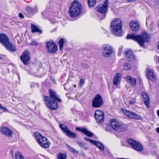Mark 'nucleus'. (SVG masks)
I'll use <instances>...</instances> for the list:
<instances>
[{
    "instance_id": "nucleus-57",
    "label": "nucleus",
    "mask_w": 159,
    "mask_h": 159,
    "mask_svg": "<svg viewBox=\"0 0 159 159\" xmlns=\"http://www.w3.org/2000/svg\"><path fill=\"white\" fill-rule=\"evenodd\" d=\"M34 159H37L35 158H34Z\"/></svg>"
},
{
    "instance_id": "nucleus-35",
    "label": "nucleus",
    "mask_w": 159,
    "mask_h": 159,
    "mask_svg": "<svg viewBox=\"0 0 159 159\" xmlns=\"http://www.w3.org/2000/svg\"><path fill=\"white\" fill-rule=\"evenodd\" d=\"M66 156L65 153H59L58 155V159H66Z\"/></svg>"
},
{
    "instance_id": "nucleus-19",
    "label": "nucleus",
    "mask_w": 159,
    "mask_h": 159,
    "mask_svg": "<svg viewBox=\"0 0 159 159\" xmlns=\"http://www.w3.org/2000/svg\"><path fill=\"white\" fill-rule=\"evenodd\" d=\"M4 46L7 50L12 52H15L16 51V46L13 43H10L9 41Z\"/></svg>"
},
{
    "instance_id": "nucleus-50",
    "label": "nucleus",
    "mask_w": 159,
    "mask_h": 159,
    "mask_svg": "<svg viewBox=\"0 0 159 159\" xmlns=\"http://www.w3.org/2000/svg\"><path fill=\"white\" fill-rule=\"evenodd\" d=\"M105 153L106 154H108L109 153V151L108 150H107L106 151H105Z\"/></svg>"
},
{
    "instance_id": "nucleus-10",
    "label": "nucleus",
    "mask_w": 159,
    "mask_h": 159,
    "mask_svg": "<svg viewBox=\"0 0 159 159\" xmlns=\"http://www.w3.org/2000/svg\"><path fill=\"white\" fill-rule=\"evenodd\" d=\"M122 111L126 116L130 118L140 120L142 119V117L136 113L126 110H123Z\"/></svg>"
},
{
    "instance_id": "nucleus-16",
    "label": "nucleus",
    "mask_w": 159,
    "mask_h": 159,
    "mask_svg": "<svg viewBox=\"0 0 159 159\" xmlns=\"http://www.w3.org/2000/svg\"><path fill=\"white\" fill-rule=\"evenodd\" d=\"M126 58L129 59V61H133L135 59V57L133 52L129 49H127L124 52Z\"/></svg>"
},
{
    "instance_id": "nucleus-17",
    "label": "nucleus",
    "mask_w": 159,
    "mask_h": 159,
    "mask_svg": "<svg viewBox=\"0 0 159 159\" xmlns=\"http://www.w3.org/2000/svg\"><path fill=\"white\" fill-rule=\"evenodd\" d=\"M1 132L5 136L8 137H11L12 134V130L6 127H2L0 129Z\"/></svg>"
},
{
    "instance_id": "nucleus-38",
    "label": "nucleus",
    "mask_w": 159,
    "mask_h": 159,
    "mask_svg": "<svg viewBox=\"0 0 159 159\" xmlns=\"http://www.w3.org/2000/svg\"><path fill=\"white\" fill-rule=\"evenodd\" d=\"M84 140H85L86 141H89V143L92 144L93 143V142H94V140L89 139L86 137H84Z\"/></svg>"
},
{
    "instance_id": "nucleus-6",
    "label": "nucleus",
    "mask_w": 159,
    "mask_h": 159,
    "mask_svg": "<svg viewBox=\"0 0 159 159\" xmlns=\"http://www.w3.org/2000/svg\"><path fill=\"white\" fill-rule=\"evenodd\" d=\"M127 142L135 150L138 151H141L143 150V147L142 145L131 139H127Z\"/></svg>"
},
{
    "instance_id": "nucleus-26",
    "label": "nucleus",
    "mask_w": 159,
    "mask_h": 159,
    "mask_svg": "<svg viewBox=\"0 0 159 159\" xmlns=\"http://www.w3.org/2000/svg\"><path fill=\"white\" fill-rule=\"evenodd\" d=\"M76 143L81 148H83L85 150H88L89 149L88 147L86 146V144L84 142L78 141L76 142Z\"/></svg>"
},
{
    "instance_id": "nucleus-47",
    "label": "nucleus",
    "mask_w": 159,
    "mask_h": 159,
    "mask_svg": "<svg viewBox=\"0 0 159 159\" xmlns=\"http://www.w3.org/2000/svg\"><path fill=\"white\" fill-rule=\"evenodd\" d=\"M19 16L20 18H24V16H23V15L21 13H19Z\"/></svg>"
},
{
    "instance_id": "nucleus-14",
    "label": "nucleus",
    "mask_w": 159,
    "mask_h": 159,
    "mask_svg": "<svg viewBox=\"0 0 159 159\" xmlns=\"http://www.w3.org/2000/svg\"><path fill=\"white\" fill-rule=\"evenodd\" d=\"M20 59L24 65L28 64L30 59V54L28 51H24L23 54L20 57Z\"/></svg>"
},
{
    "instance_id": "nucleus-9",
    "label": "nucleus",
    "mask_w": 159,
    "mask_h": 159,
    "mask_svg": "<svg viewBox=\"0 0 159 159\" xmlns=\"http://www.w3.org/2000/svg\"><path fill=\"white\" fill-rule=\"evenodd\" d=\"M46 47L50 53H54L58 50L57 46L52 41L47 42Z\"/></svg>"
},
{
    "instance_id": "nucleus-44",
    "label": "nucleus",
    "mask_w": 159,
    "mask_h": 159,
    "mask_svg": "<svg viewBox=\"0 0 159 159\" xmlns=\"http://www.w3.org/2000/svg\"><path fill=\"white\" fill-rule=\"evenodd\" d=\"M121 22L120 21V36H121L123 35L122 32V27H121Z\"/></svg>"
},
{
    "instance_id": "nucleus-27",
    "label": "nucleus",
    "mask_w": 159,
    "mask_h": 159,
    "mask_svg": "<svg viewBox=\"0 0 159 159\" xmlns=\"http://www.w3.org/2000/svg\"><path fill=\"white\" fill-rule=\"evenodd\" d=\"M94 142L93 143V144L96 146L101 151L104 150V146L101 143L95 140H94Z\"/></svg>"
},
{
    "instance_id": "nucleus-4",
    "label": "nucleus",
    "mask_w": 159,
    "mask_h": 159,
    "mask_svg": "<svg viewBox=\"0 0 159 159\" xmlns=\"http://www.w3.org/2000/svg\"><path fill=\"white\" fill-rule=\"evenodd\" d=\"M110 31L114 35L119 36V18H117L111 22Z\"/></svg>"
},
{
    "instance_id": "nucleus-2",
    "label": "nucleus",
    "mask_w": 159,
    "mask_h": 159,
    "mask_svg": "<svg viewBox=\"0 0 159 159\" xmlns=\"http://www.w3.org/2000/svg\"><path fill=\"white\" fill-rule=\"evenodd\" d=\"M127 39L134 40L142 46L144 45L145 43L148 42L150 40L149 35L145 32H143L140 35H137L134 34H128Z\"/></svg>"
},
{
    "instance_id": "nucleus-18",
    "label": "nucleus",
    "mask_w": 159,
    "mask_h": 159,
    "mask_svg": "<svg viewBox=\"0 0 159 159\" xmlns=\"http://www.w3.org/2000/svg\"><path fill=\"white\" fill-rule=\"evenodd\" d=\"M143 99V102L147 108L149 107V100L148 95L147 93L142 92L141 93Z\"/></svg>"
},
{
    "instance_id": "nucleus-51",
    "label": "nucleus",
    "mask_w": 159,
    "mask_h": 159,
    "mask_svg": "<svg viewBox=\"0 0 159 159\" xmlns=\"http://www.w3.org/2000/svg\"><path fill=\"white\" fill-rule=\"evenodd\" d=\"M52 82L54 84H56V81H55V80L54 79H52Z\"/></svg>"
},
{
    "instance_id": "nucleus-3",
    "label": "nucleus",
    "mask_w": 159,
    "mask_h": 159,
    "mask_svg": "<svg viewBox=\"0 0 159 159\" xmlns=\"http://www.w3.org/2000/svg\"><path fill=\"white\" fill-rule=\"evenodd\" d=\"M82 11L81 4L77 1L74 0L71 4L69 8V13L72 18L79 15Z\"/></svg>"
},
{
    "instance_id": "nucleus-29",
    "label": "nucleus",
    "mask_w": 159,
    "mask_h": 159,
    "mask_svg": "<svg viewBox=\"0 0 159 159\" xmlns=\"http://www.w3.org/2000/svg\"><path fill=\"white\" fill-rule=\"evenodd\" d=\"M119 83V74L117 73L116 75L113 79V84L115 85H117Z\"/></svg>"
},
{
    "instance_id": "nucleus-48",
    "label": "nucleus",
    "mask_w": 159,
    "mask_h": 159,
    "mask_svg": "<svg viewBox=\"0 0 159 159\" xmlns=\"http://www.w3.org/2000/svg\"><path fill=\"white\" fill-rule=\"evenodd\" d=\"M156 60L157 62H159V57H157Z\"/></svg>"
},
{
    "instance_id": "nucleus-33",
    "label": "nucleus",
    "mask_w": 159,
    "mask_h": 159,
    "mask_svg": "<svg viewBox=\"0 0 159 159\" xmlns=\"http://www.w3.org/2000/svg\"><path fill=\"white\" fill-rule=\"evenodd\" d=\"M128 128L127 125H124L123 124L120 125V132L125 131L127 130Z\"/></svg>"
},
{
    "instance_id": "nucleus-20",
    "label": "nucleus",
    "mask_w": 159,
    "mask_h": 159,
    "mask_svg": "<svg viewBox=\"0 0 159 159\" xmlns=\"http://www.w3.org/2000/svg\"><path fill=\"white\" fill-rule=\"evenodd\" d=\"M129 27L133 31H137L139 29V24L136 21L132 20L130 22Z\"/></svg>"
},
{
    "instance_id": "nucleus-42",
    "label": "nucleus",
    "mask_w": 159,
    "mask_h": 159,
    "mask_svg": "<svg viewBox=\"0 0 159 159\" xmlns=\"http://www.w3.org/2000/svg\"><path fill=\"white\" fill-rule=\"evenodd\" d=\"M30 44L32 45L36 46L37 45L38 43L35 41H34L33 40H31V43H30Z\"/></svg>"
},
{
    "instance_id": "nucleus-30",
    "label": "nucleus",
    "mask_w": 159,
    "mask_h": 159,
    "mask_svg": "<svg viewBox=\"0 0 159 159\" xmlns=\"http://www.w3.org/2000/svg\"><path fill=\"white\" fill-rule=\"evenodd\" d=\"M65 39L63 38L61 39L58 41V44L59 46V49L60 51H62L63 48V44Z\"/></svg>"
},
{
    "instance_id": "nucleus-13",
    "label": "nucleus",
    "mask_w": 159,
    "mask_h": 159,
    "mask_svg": "<svg viewBox=\"0 0 159 159\" xmlns=\"http://www.w3.org/2000/svg\"><path fill=\"white\" fill-rule=\"evenodd\" d=\"M156 76V74L153 70L148 68L146 69V77L148 80L154 81L157 79Z\"/></svg>"
},
{
    "instance_id": "nucleus-58",
    "label": "nucleus",
    "mask_w": 159,
    "mask_h": 159,
    "mask_svg": "<svg viewBox=\"0 0 159 159\" xmlns=\"http://www.w3.org/2000/svg\"><path fill=\"white\" fill-rule=\"evenodd\" d=\"M118 159H119V158H118Z\"/></svg>"
},
{
    "instance_id": "nucleus-54",
    "label": "nucleus",
    "mask_w": 159,
    "mask_h": 159,
    "mask_svg": "<svg viewBox=\"0 0 159 159\" xmlns=\"http://www.w3.org/2000/svg\"><path fill=\"white\" fill-rule=\"evenodd\" d=\"M106 130L107 131H109V130L108 129V127H107L106 128Z\"/></svg>"
},
{
    "instance_id": "nucleus-37",
    "label": "nucleus",
    "mask_w": 159,
    "mask_h": 159,
    "mask_svg": "<svg viewBox=\"0 0 159 159\" xmlns=\"http://www.w3.org/2000/svg\"><path fill=\"white\" fill-rule=\"evenodd\" d=\"M26 10L28 13H33L34 12V9L32 8L27 7H26Z\"/></svg>"
},
{
    "instance_id": "nucleus-41",
    "label": "nucleus",
    "mask_w": 159,
    "mask_h": 159,
    "mask_svg": "<svg viewBox=\"0 0 159 159\" xmlns=\"http://www.w3.org/2000/svg\"><path fill=\"white\" fill-rule=\"evenodd\" d=\"M136 99L135 98L132 99L131 101L129 102V104L130 105L133 104L135 103Z\"/></svg>"
},
{
    "instance_id": "nucleus-31",
    "label": "nucleus",
    "mask_w": 159,
    "mask_h": 159,
    "mask_svg": "<svg viewBox=\"0 0 159 159\" xmlns=\"http://www.w3.org/2000/svg\"><path fill=\"white\" fill-rule=\"evenodd\" d=\"M15 156L16 159H25L22 154L19 152H15Z\"/></svg>"
},
{
    "instance_id": "nucleus-5",
    "label": "nucleus",
    "mask_w": 159,
    "mask_h": 159,
    "mask_svg": "<svg viewBox=\"0 0 159 159\" xmlns=\"http://www.w3.org/2000/svg\"><path fill=\"white\" fill-rule=\"evenodd\" d=\"M103 103L102 98L99 94H96L92 101V105L94 108H99L103 105Z\"/></svg>"
},
{
    "instance_id": "nucleus-7",
    "label": "nucleus",
    "mask_w": 159,
    "mask_h": 159,
    "mask_svg": "<svg viewBox=\"0 0 159 159\" xmlns=\"http://www.w3.org/2000/svg\"><path fill=\"white\" fill-rule=\"evenodd\" d=\"M112 53V49L109 45H104L101 48L102 55L105 57H109Z\"/></svg>"
},
{
    "instance_id": "nucleus-34",
    "label": "nucleus",
    "mask_w": 159,
    "mask_h": 159,
    "mask_svg": "<svg viewBox=\"0 0 159 159\" xmlns=\"http://www.w3.org/2000/svg\"><path fill=\"white\" fill-rule=\"evenodd\" d=\"M88 3L90 7H92L96 4V0H88Z\"/></svg>"
},
{
    "instance_id": "nucleus-43",
    "label": "nucleus",
    "mask_w": 159,
    "mask_h": 159,
    "mask_svg": "<svg viewBox=\"0 0 159 159\" xmlns=\"http://www.w3.org/2000/svg\"><path fill=\"white\" fill-rule=\"evenodd\" d=\"M0 109L1 110H2L4 112H7L8 111L7 109L6 108L4 107H3L2 106H1V107L0 108Z\"/></svg>"
},
{
    "instance_id": "nucleus-24",
    "label": "nucleus",
    "mask_w": 159,
    "mask_h": 159,
    "mask_svg": "<svg viewBox=\"0 0 159 159\" xmlns=\"http://www.w3.org/2000/svg\"><path fill=\"white\" fill-rule=\"evenodd\" d=\"M43 142H40L39 145L43 148H48L50 145V142L46 138H43Z\"/></svg>"
},
{
    "instance_id": "nucleus-22",
    "label": "nucleus",
    "mask_w": 159,
    "mask_h": 159,
    "mask_svg": "<svg viewBox=\"0 0 159 159\" xmlns=\"http://www.w3.org/2000/svg\"><path fill=\"white\" fill-rule=\"evenodd\" d=\"M127 83L131 86L135 87L136 84V79L134 78H132L129 76L126 77Z\"/></svg>"
},
{
    "instance_id": "nucleus-52",
    "label": "nucleus",
    "mask_w": 159,
    "mask_h": 159,
    "mask_svg": "<svg viewBox=\"0 0 159 159\" xmlns=\"http://www.w3.org/2000/svg\"><path fill=\"white\" fill-rule=\"evenodd\" d=\"M157 132L159 133V127L157 129Z\"/></svg>"
},
{
    "instance_id": "nucleus-21",
    "label": "nucleus",
    "mask_w": 159,
    "mask_h": 159,
    "mask_svg": "<svg viewBox=\"0 0 159 159\" xmlns=\"http://www.w3.org/2000/svg\"><path fill=\"white\" fill-rule=\"evenodd\" d=\"M76 130L80 131L89 137H92L93 136V134L92 133L88 131L86 128H81L80 127H76Z\"/></svg>"
},
{
    "instance_id": "nucleus-15",
    "label": "nucleus",
    "mask_w": 159,
    "mask_h": 159,
    "mask_svg": "<svg viewBox=\"0 0 159 159\" xmlns=\"http://www.w3.org/2000/svg\"><path fill=\"white\" fill-rule=\"evenodd\" d=\"M110 125L115 131L119 132V122L118 120L115 119H111L110 120Z\"/></svg>"
},
{
    "instance_id": "nucleus-56",
    "label": "nucleus",
    "mask_w": 159,
    "mask_h": 159,
    "mask_svg": "<svg viewBox=\"0 0 159 159\" xmlns=\"http://www.w3.org/2000/svg\"><path fill=\"white\" fill-rule=\"evenodd\" d=\"M1 104L0 103V108L1 107Z\"/></svg>"
},
{
    "instance_id": "nucleus-12",
    "label": "nucleus",
    "mask_w": 159,
    "mask_h": 159,
    "mask_svg": "<svg viewBox=\"0 0 159 159\" xmlns=\"http://www.w3.org/2000/svg\"><path fill=\"white\" fill-rule=\"evenodd\" d=\"M108 5V0H105L104 3L98 5L96 7V10L100 13H105L107 10Z\"/></svg>"
},
{
    "instance_id": "nucleus-53",
    "label": "nucleus",
    "mask_w": 159,
    "mask_h": 159,
    "mask_svg": "<svg viewBox=\"0 0 159 159\" xmlns=\"http://www.w3.org/2000/svg\"><path fill=\"white\" fill-rule=\"evenodd\" d=\"M157 115L159 116V110H158L157 111Z\"/></svg>"
},
{
    "instance_id": "nucleus-8",
    "label": "nucleus",
    "mask_w": 159,
    "mask_h": 159,
    "mask_svg": "<svg viewBox=\"0 0 159 159\" xmlns=\"http://www.w3.org/2000/svg\"><path fill=\"white\" fill-rule=\"evenodd\" d=\"M59 127L65 133L67 136L71 138H75L76 137V134L71 132L66 126H64L62 124H60L59 125Z\"/></svg>"
},
{
    "instance_id": "nucleus-32",
    "label": "nucleus",
    "mask_w": 159,
    "mask_h": 159,
    "mask_svg": "<svg viewBox=\"0 0 159 159\" xmlns=\"http://www.w3.org/2000/svg\"><path fill=\"white\" fill-rule=\"evenodd\" d=\"M123 66L124 69L125 70H129L132 69L131 65L129 63L127 62L125 63L123 65Z\"/></svg>"
},
{
    "instance_id": "nucleus-1",
    "label": "nucleus",
    "mask_w": 159,
    "mask_h": 159,
    "mask_svg": "<svg viewBox=\"0 0 159 159\" xmlns=\"http://www.w3.org/2000/svg\"><path fill=\"white\" fill-rule=\"evenodd\" d=\"M49 94L50 97L44 95L43 100L45 102L46 106L49 109L52 110H56L57 108V104L55 100L60 102L61 100L59 98L58 96L55 91L50 89Z\"/></svg>"
},
{
    "instance_id": "nucleus-40",
    "label": "nucleus",
    "mask_w": 159,
    "mask_h": 159,
    "mask_svg": "<svg viewBox=\"0 0 159 159\" xmlns=\"http://www.w3.org/2000/svg\"><path fill=\"white\" fill-rule=\"evenodd\" d=\"M84 83V80L83 79H81L80 80V87L83 85Z\"/></svg>"
},
{
    "instance_id": "nucleus-25",
    "label": "nucleus",
    "mask_w": 159,
    "mask_h": 159,
    "mask_svg": "<svg viewBox=\"0 0 159 159\" xmlns=\"http://www.w3.org/2000/svg\"><path fill=\"white\" fill-rule=\"evenodd\" d=\"M34 136L36 139L37 142L39 144L40 142L43 141V138H45L41 135L39 133L37 132L34 133Z\"/></svg>"
},
{
    "instance_id": "nucleus-46",
    "label": "nucleus",
    "mask_w": 159,
    "mask_h": 159,
    "mask_svg": "<svg viewBox=\"0 0 159 159\" xmlns=\"http://www.w3.org/2000/svg\"><path fill=\"white\" fill-rule=\"evenodd\" d=\"M105 17H106V16L105 15H102V17H100V16H99V17L101 20H102Z\"/></svg>"
},
{
    "instance_id": "nucleus-23",
    "label": "nucleus",
    "mask_w": 159,
    "mask_h": 159,
    "mask_svg": "<svg viewBox=\"0 0 159 159\" xmlns=\"http://www.w3.org/2000/svg\"><path fill=\"white\" fill-rule=\"evenodd\" d=\"M9 41V39L6 34L3 33L0 34V42L1 43L4 45Z\"/></svg>"
},
{
    "instance_id": "nucleus-28",
    "label": "nucleus",
    "mask_w": 159,
    "mask_h": 159,
    "mask_svg": "<svg viewBox=\"0 0 159 159\" xmlns=\"http://www.w3.org/2000/svg\"><path fill=\"white\" fill-rule=\"evenodd\" d=\"M31 32L32 33L39 32L42 33V31L39 29L34 25H31Z\"/></svg>"
},
{
    "instance_id": "nucleus-55",
    "label": "nucleus",
    "mask_w": 159,
    "mask_h": 159,
    "mask_svg": "<svg viewBox=\"0 0 159 159\" xmlns=\"http://www.w3.org/2000/svg\"><path fill=\"white\" fill-rule=\"evenodd\" d=\"M2 59V56L1 55H0V59Z\"/></svg>"
},
{
    "instance_id": "nucleus-49",
    "label": "nucleus",
    "mask_w": 159,
    "mask_h": 159,
    "mask_svg": "<svg viewBox=\"0 0 159 159\" xmlns=\"http://www.w3.org/2000/svg\"><path fill=\"white\" fill-rule=\"evenodd\" d=\"M136 0H127V1L128 2H134L136 1Z\"/></svg>"
},
{
    "instance_id": "nucleus-36",
    "label": "nucleus",
    "mask_w": 159,
    "mask_h": 159,
    "mask_svg": "<svg viewBox=\"0 0 159 159\" xmlns=\"http://www.w3.org/2000/svg\"><path fill=\"white\" fill-rule=\"evenodd\" d=\"M67 147L69 148V150L72 153H78V152L76 150L72 147H70L68 144H66Z\"/></svg>"
},
{
    "instance_id": "nucleus-45",
    "label": "nucleus",
    "mask_w": 159,
    "mask_h": 159,
    "mask_svg": "<svg viewBox=\"0 0 159 159\" xmlns=\"http://www.w3.org/2000/svg\"><path fill=\"white\" fill-rule=\"evenodd\" d=\"M50 21L51 23L53 24H55L57 22L55 18L51 19L50 20Z\"/></svg>"
},
{
    "instance_id": "nucleus-39",
    "label": "nucleus",
    "mask_w": 159,
    "mask_h": 159,
    "mask_svg": "<svg viewBox=\"0 0 159 159\" xmlns=\"http://www.w3.org/2000/svg\"><path fill=\"white\" fill-rule=\"evenodd\" d=\"M81 65L82 67L84 68L87 69L89 67V66L86 64L82 63Z\"/></svg>"
},
{
    "instance_id": "nucleus-11",
    "label": "nucleus",
    "mask_w": 159,
    "mask_h": 159,
    "mask_svg": "<svg viewBox=\"0 0 159 159\" xmlns=\"http://www.w3.org/2000/svg\"><path fill=\"white\" fill-rule=\"evenodd\" d=\"M94 117L97 122L102 123L104 119L103 112L100 110H97L95 112Z\"/></svg>"
}]
</instances>
